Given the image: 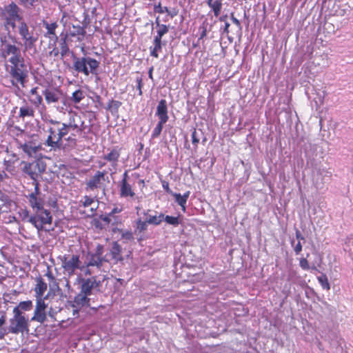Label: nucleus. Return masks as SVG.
I'll return each mask as SVG.
<instances>
[{
  "label": "nucleus",
  "mask_w": 353,
  "mask_h": 353,
  "mask_svg": "<svg viewBox=\"0 0 353 353\" xmlns=\"http://www.w3.org/2000/svg\"><path fill=\"white\" fill-rule=\"evenodd\" d=\"M81 261L79 255L73 254L70 257L65 256L61 260V267L68 276H72L80 268Z\"/></svg>",
  "instance_id": "10"
},
{
  "label": "nucleus",
  "mask_w": 353,
  "mask_h": 353,
  "mask_svg": "<svg viewBox=\"0 0 353 353\" xmlns=\"http://www.w3.org/2000/svg\"><path fill=\"white\" fill-rule=\"evenodd\" d=\"M89 279H90L92 285H93V289L99 288L101 286V283L100 281L97 280V276H92L89 278Z\"/></svg>",
  "instance_id": "50"
},
{
  "label": "nucleus",
  "mask_w": 353,
  "mask_h": 353,
  "mask_svg": "<svg viewBox=\"0 0 353 353\" xmlns=\"http://www.w3.org/2000/svg\"><path fill=\"white\" fill-rule=\"evenodd\" d=\"M72 314L74 317H77L79 314V310L77 307H74Z\"/></svg>",
  "instance_id": "64"
},
{
  "label": "nucleus",
  "mask_w": 353,
  "mask_h": 353,
  "mask_svg": "<svg viewBox=\"0 0 353 353\" xmlns=\"http://www.w3.org/2000/svg\"><path fill=\"white\" fill-rule=\"evenodd\" d=\"M121 105V103L119 101L111 100L108 102L106 109L111 112H115L118 110V108Z\"/></svg>",
  "instance_id": "41"
},
{
  "label": "nucleus",
  "mask_w": 353,
  "mask_h": 353,
  "mask_svg": "<svg viewBox=\"0 0 353 353\" xmlns=\"http://www.w3.org/2000/svg\"><path fill=\"white\" fill-rule=\"evenodd\" d=\"M28 98L31 105L35 108H39L43 105V97L39 92L38 87H34L30 90Z\"/></svg>",
  "instance_id": "22"
},
{
  "label": "nucleus",
  "mask_w": 353,
  "mask_h": 353,
  "mask_svg": "<svg viewBox=\"0 0 353 353\" xmlns=\"http://www.w3.org/2000/svg\"><path fill=\"white\" fill-rule=\"evenodd\" d=\"M41 23L46 30L43 34L44 37L50 40H54L55 41H57L58 36L56 32V30L59 27L57 21H50L43 19Z\"/></svg>",
  "instance_id": "19"
},
{
  "label": "nucleus",
  "mask_w": 353,
  "mask_h": 353,
  "mask_svg": "<svg viewBox=\"0 0 353 353\" xmlns=\"http://www.w3.org/2000/svg\"><path fill=\"white\" fill-rule=\"evenodd\" d=\"M294 250L296 254H300L302 251V244L301 241H298L297 244L294 247Z\"/></svg>",
  "instance_id": "58"
},
{
  "label": "nucleus",
  "mask_w": 353,
  "mask_h": 353,
  "mask_svg": "<svg viewBox=\"0 0 353 353\" xmlns=\"http://www.w3.org/2000/svg\"><path fill=\"white\" fill-rule=\"evenodd\" d=\"M103 254V245L97 244L94 252L88 253V266H96L101 268L103 263L106 262L105 255Z\"/></svg>",
  "instance_id": "13"
},
{
  "label": "nucleus",
  "mask_w": 353,
  "mask_h": 353,
  "mask_svg": "<svg viewBox=\"0 0 353 353\" xmlns=\"http://www.w3.org/2000/svg\"><path fill=\"white\" fill-rule=\"evenodd\" d=\"M19 12L20 8L14 2H11L6 6L2 10V17L4 18L6 24L14 28L16 27V21L22 20V17L20 15Z\"/></svg>",
  "instance_id": "8"
},
{
  "label": "nucleus",
  "mask_w": 353,
  "mask_h": 353,
  "mask_svg": "<svg viewBox=\"0 0 353 353\" xmlns=\"http://www.w3.org/2000/svg\"><path fill=\"white\" fill-rule=\"evenodd\" d=\"M19 21L18 32L24 42L26 50L34 48L37 38L30 34L29 28L25 21L22 20Z\"/></svg>",
  "instance_id": "11"
},
{
  "label": "nucleus",
  "mask_w": 353,
  "mask_h": 353,
  "mask_svg": "<svg viewBox=\"0 0 353 353\" xmlns=\"http://www.w3.org/2000/svg\"><path fill=\"white\" fill-rule=\"evenodd\" d=\"M227 18H228V15L227 14L222 15V16L219 17V21H221V22L225 23V21H227Z\"/></svg>",
  "instance_id": "63"
},
{
  "label": "nucleus",
  "mask_w": 353,
  "mask_h": 353,
  "mask_svg": "<svg viewBox=\"0 0 353 353\" xmlns=\"http://www.w3.org/2000/svg\"><path fill=\"white\" fill-rule=\"evenodd\" d=\"M177 14H178V12H177V10L175 8H172V9H169L168 8V11L167 12V14H168V16H170V17L171 19H172L173 17L176 16Z\"/></svg>",
  "instance_id": "59"
},
{
  "label": "nucleus",
  "mask_w": 353,
  "mask_h": 353,
  "mask_svg": "<svg viewBox=\"0 0 353 353\" xmlns=\"http://www.w3.org/2000/svg\"><path fill=\"white\" fill-rule=\"evenodd\" d=\"M172 196L174 197L176 203H177V204L181 207L182 210L183 212H185V205H186L187 201L179 193L174 192L172 194Z\"/></svg>",
  "instance_id": "40"
},
{
  "label": "nucleus",
  "mask_w": 353,
  "mask_h": 353,
  "mask_svg": "<svg viewBox=\"0 0 353 353\" xmlns=\"http://www.w3.org/2000/svg\"><path fill=\"white\" fill-rule=\"evenodd\" d=\"M0 56L8 64L20 62L21 60L24 59L20 48L8 42L6 37H1Z\"/></svg>",
  "instance_id": "4"
},
{
  "label": "nucleus",
  "mask_w": 353,
  "mask_h": 353,
  "mask_svg": "<svg viewBox=\"0 0 353 353\" xmlns=\"http://www.w3.org/2000/svg\"><path fill=\"white\" fill-rule=\"evenodd\" d=\"M165 123V122H161V121H159L157 125H156V127L154 128L153 131H152V137L153 138H156V137H158L161 131H162V129H163V125Z\"/></svg>",
  "instance_id": "44"
},
{
  "label": "nucleus",
  "mask_w": 353,
  "mask_h": 353,
  "mask_svg": "<svg viewBox=\"0 0 353 353\" xmlns=\"http://www.w3.org/2000/svg\"><path fill=\"white\" fill-rule=\"evenodd\" d=\"M59 54H60L59 50L58 49V48L54 46L52 48V50L49 52L48 55L50 57L56 58L59 56Z\"/></svg>",
  "instance_id": "52"
},
{
  "label": "nucleus",
  "mask_w": 353,
  "mask_h": 353,
  "mask_svg": "<svg viewBox=\"0 0 353 353\" xmlns=\"http://www.w3.org/2000/svg\"><path fill=\"white\" fill-rule=\"evenodd\" d=\"M132 236V234L130 232H127L126 233L122 234L123 238H126L128 239H130Z\"/></svg>",
  "instance_id": "62"
},
{
  "label": "nucleus",
  "mask_w": 353,
  "mask_h": 353,
  "mask_svg": "<svg viewBox=\"0 0 353 353\" xmlns=\"http://www.w3.org/2000/svg\"><path fill=\"white\" fill-rule=\"evenodd\" d=\"M37 1V0H19V3L26 8L32 9Z\"/></svg>",
  "instance_id": "46"
},
{
  "label": "nucleus",
  "mask_w": 353,
  "mask_h": 353,
  "mask_svg": "<svg viewBox=\"0 0 353 353\" xmlns=\"http://www.w3.org/2000/svg\"><path fill=\"white\" fill-rule=\"evenodd\" d=\"M21 164L23 165V172L32 179V185H35L36 183H39L38 178L45 172L46 166L39 161L30 163L22 161Z\"/></svg>",
  "instance_id": "7"
},
{
  "label": "nucleus",
  "mask_w": 353,
  "mask_h": 353,
  "mask_svg": "<svg viewBox=\"0 0 353 353\" xmlns=\"http://www.w3.org/2000/svg\"><path fill=\"white\" fill-rule=\"evenodd\" d=\"M162 49L161 46V40L159 39L154 38L153 41V47H150V55L152 57L158 58L159 54L158 52L161 51Z\"/></svg>",
  "instance_id": "32"
},
{
  "label": "nucleus",
  "mask_w": 353,
  "mask_h": 353,
  "mask_svg": "<svg viewBox=\"0 0 353 353\" xmlns=\"http://www.w3.org/2000/svg\"><path fill=\"white\" fill-rule=\"evenodd\" d=\"M318 281L323 289H325L327 290H330V286L326 275L323 274L322 276H319Z\"/></svg>",
  "instance_id": "45"
},
{
  "label": "nucleus",
  "mask_w": 353,
  "mask_h": 353,
  "mask_svg": "<svg viewBox=\"0 0 353 353\" xmlns=\"http://www.w3.org/2000/svg\"><path fill=\"white\" fill-rule=\"evenodd\" d=\"M28 137L30 138V140L22 143L17 139V143L19 148L21 149L29 157H31L32 154H36L41 147L40 143L34 139V135H29Z\"/></svg>",
  "instance_id": "15"
},
{
  "label": "nucleus",
  "mask_w": 353,
  "mask_h": 353,
  "mask_svg": "<svg viewBox=\"0 0 353 353\" xmlns=\"http://www.w3.org/2000/svg\"><path fill=\"white\" fill-rule=\"evenodd\" d=\"M155 24L157 28V35L154 37V38L161 40L162 37L168 32L169 27L167 25L161 23L159 17L156 18Z\"/></svg>",
  "instance_id": "28"
},
{
  "label": "nucleus",
  "mask_w": 353,
  "mask_h": 353,
  "mask_svg": "<svg viewBox=\"0 0 353 353\" xmlns=\"http://www.w3.org/2000/svg\"><path fill=\"white\" fill-rule=\"evenodd\" d=\"M6 313L4 311H0V339H3L7 334V330L3 327L6 322Z\"/></svg>",
  "instance_id": "34"
},
{
  "label": "nucleus",
  "mask_w": 353,
  "mask_h": 353,
  "mask_svg": "<svg viewBox=\"0 0 353 353\" xmlns=\"http://www.w3.org/2000/svg\"><path fill=\"white\" fill-rule=\"evenodd\" d=\"M108 177L106 176L105 171H97L94 175L85 183V190L87 192H94L99 189H104L105 182Z\"/></svg>",
  "instance_id": "9"
},
{
  "label": "nucleus",
  "mask_w": 353,
  "mask_h": 353,
  "mask_svg": "<svg viewBox=\"0 0 353 353\" xmlns=\"http://www.w3.org/2000/svg\"><path fill=\"white\" fill-rule=\"evenodd\" d=\"M163 220L170 225L177 226L179 224V218L177 216H172L169 215H164Z\"/></svg>",
  "instance_id": "42"
},
{
  "label": "nucleus",
  "mask_w": 353,
  "mask_h": 353,
  "mask_svg": "<svg viewBox=\"0 0 353 353\" xmlns=\"http://www.w3.org/2000/svg\"><path fill=\"white\" fill-rule=\"evenodd\" d=\"M208 6L211 8L214 17H218L220 16L223 6L222 0H214Z\"/></svg>",
  "instance_id": "33"
},
{
  "label": "nucleus",
  "mask_w": 353,
  "mask_h": 353,
  "mask_svg": "<svg viewBox=\"0 0 353 353\" xmlns=\"http://www.w3.org/2000/svg\"><path fill=\"white\" fill-rule=\"evenodd\" d=\"M47 123L50 125L48 130L49 135L46 140L45 145L54 150L61 148L63 139L69 145L76 146L77 135L81 134L86 128L81 115L75 112L70 113L68 123L52 119H48Z\"/></svg>",
  "instance_id": "1"
},
{
  "label": "nucleus",
  "mask_w": 353,
  "mask_h": 353,
  "mask_svg": "<svg viewBox=\"0 0 353 353\" xmlns=\"http://www.w3.org/2000/svg\"><path fill=\"white\" fill-rule=\"evenodd\" d=\"M45 276L48 278V279L50 281H54L55 280V278H54L52 271L50 270V268H48V270H47L46 273L45 274Z\"/></svg>",
  "instance_id": "57"
},
{
  "label": "nucleus",
  "mask_w": 353,
  "mask_h": 353,
  "mask_svg": "<svg viewBox=\"0 0 353 353\" xmlns=\"http://www.w3.org/2000/svg\"><path fill=\"white\" fill-rule=\"evenodd\" d=\"M131 177L128 174V170H126L123 174V178L119 183L120 196L121 197H127L132 196V190L130 185Z\"/></svg>",
  "instance_id": "18"
},
{
  "label": "nucleus",
  "mask_w": 353,
  "mask_h": 353,
  "mask_svg": "<svg viewBox=\"0 0 353 353\" xmlns=\"http://www.w3.org/2000/svg\"><path fill=\"white\" fill-rule=\"evenodd\" d=\"M6 68L13 86H25L28 77V69L25 59L21 60L20 62L8 64Z\"/></svg>",
  "instance_id": "2"
},
{
  "label": "nucleus",
  "mask_w": 353,
  "mask_h": 353,
  "mask_svg": "<svg viewBox=\"0 0 353 353\" xmlns=\"http://www.w3.org/2000/svg\"><path fill=\"white\" fill-rule=\"evenodd\" d=\"M30 320L26 313H17L12 310V316L9 319L8 333L23 334L29 331Z\"/></svg>",
  "instance_id": "5"
},
{
  "label": "nucleus",
  "mask_w": 353,
  "mask_h": 353,
  "mask_svg": "<svg viewBox=\"0 0 353 353\" xmlns=\"http://www.w3.org/2000/svg\"><path fill=\"white\" fill-rule=\"evenodd\" d=\"M84 97L85 95L83 91L79 89L72 93L71 101L74 103H79L83 99H84Z\"/></svg>",
  "instance_id": "39"
},
{
  "label": "nucleus",
  "mask_w": 353,
  "mask_h": 353,
  "mask_svg": "<svg viewBox=\"0 0 353 353\" xmlns=\"http://www.w3.org/2000/svg\"><path fill=\"white\" fill-rule=\"evenodd\" d=\"M47 307L44 299H36V307L34 315L30 321L43 323L46 320V309Z\"/></svg>",
  "instance_id": "17"
},
{
  "label": "nucleus",
  "mask_w": 353,
  "mask_h": 353,
  "mask_svg": "<svg viewBox=\"0 0 353 353\" xmlns=\"http://www.w3.org/2000/svg\"><path fill=\"white\" fill-rule=\"evenodd\" d=\"M300 267L304 270H309L310 266L309 265L308 261L306 259H301L299 262Z\"/></svg>",
  "instance_id": "49"
},
{
  "label": "nucleus",
  "mask_w": 353,
  "mask_h": 353,
  "mask_svg": "<svg viewBox=\"0 0 353 353\" xmlns=\"http://www.w3.org/2000/svg\"><path fill=\"white\" fill-rule=\"evenodd\" d=\"M161 183H162V187L165 190V191L166 192H168V194H173L174 192H173L171 189L169 187V183L166 181H161Z\"/></svg>",
  "instance_id": "54"
},
{
  "label": "nucleus",
  "mask_w": 353,
  "mask_h": 353,
  "mask_svg": "<svg viewBox=\"0 0 353 353\" xmlns=\"http://www.w3.org/2000/svg\"><path fill=\"white\" fill-rule=\"evenodd\" d=\"M148 224L149 223L147 222V219L145 221H139L137 222V229L140 231L145 230L147 229Z\"/></svg>",
  "instance_id": "51"
},
{
  "label": "nucleus",
  "mask_w": 353,
  "mask_h": 353,
  "mask_svg": "<svg viewBox=\"0 0 353 353\" xmlns=\"http://www.w3.org/2000/svg\"><path fill=\"white\" fill-rule=\"evenodd\" d=\"M121 148L119 146L112 147L108 149V152L102 157V159L107 162H109L111 168L110 171H116L118 167V162L121 155Z\"/></svg>",
  "instance_id": "16"
},
{
  "label": "nucleus",
  "mask_w": 353,
  "mask_h": 353,
  "mask_svg": "<svg viewBox=\"0 0 353 353\" xmlns=\"http://www.w3.org/2000/svg\"><path fill=\"white\" fill-rule=\"evenodd\" d=\"M123 210V208L121 206H115L112 211L110 212V215L112 216V218L116 220V216H114L115 214L119 213Z\"/></svg>",
  "instance_id": "55"
},
{
  "label": "nucleus",
  "mask_w": 353,
  "mask_h": 353,
  "mask_svg": "<svg viewBox=\"0 0 353 353\" xmlns=\"http://www.w3.org/2000/svg\"><path fill=\"white\" fill-rule=\"evenodd\" d=\"M90 23H91V19L90 18L89 14L86 12H84L83 19L81 23L85 28H87L89 26V25L90 24Z\"/></svg>",
  "instance_id": "48"
},
{
  "label": "nucleus",
  "mask_w": 353,
  "mask_h": 353,
  "mask_svg": "<svg viewBox=\"0 0 353 353\" xmlns=\"http://www.w3.org/2000/svg\"><path fill=\"white\" fill-rule=\"evenodd\" d=\"M34 188V191L29 194L26 197L30 207L33 211H35L37 210L43 208L45 201L40 196L41 191L39 188V183H36Z\"/></svg>",
  "instance_id": "14"
},
{
  "label": "nucleus",
  "mask_w": 353,
  "mask_h": 353,
  "mask_svg": "<svg viewBox=\"0 0 353 353\" xmlns=\"http://www.w3.org/2000/svg\"><path fill=\"white\" fill-rule=\"evenodd\" d=\"M296 238L299 241L305 239L301 233L300 232V231L298 230L296 231Z\"/></svg>",
  "instance_id": "61"
},
{
  "label": "nucleus",
  "mask_w": 353,
  "mask_h": 353,
  "mask_svg": "<svg viewBox=\"0 0 353 353\" xmlns=\"http://www.w3.org/2000/svg\"><path fill=\"white\" fill-rule=\"evenodd\" d=\"M199 30H200L201 33H200V37H199V39L201 40L207 36V28L205 26H204V24H203L200 27Z\"/></svg>",
  "instance_id": "53"
},
{
  "label": "nucleus",
  "mask_w": 353,
  "mask_h": 353,
  "mask_svg": "<svg viewBox=\"0 0 353 353\" xmlns=\"http://www.w3.org/2000/svg\"><path fill=\"white\" fill-rule=\"evenodd\" d=\"M34 214L29 218L28 221L34 225L37 230L42 231L47 225H51L52 222V216L49 210L41 208L33 211Z\"/></svg>",
  "instance_id": "6"
},
{
  "label": "nucleus",
  "mask_w": 353,
  "mask_h": 353,
  "mask_svg": "<svg viewBox=\"0 0 353 353\" xmlns=\"http://www.w3.org/2000/svg\"><path fill=\"white\" fill-rule=\"evenodd\" d=\"M88 296L80 292L77 294L73 300V307H81L85 305H88L90 303V299L88 297Z\"/></svg>",
  "instance_id": "26"
},
{
  "label": "nucleus",
  "mask_w": 353,
  "mask_h": 353,
  "mask_svg": "<svg viewBox=\"0 0 353 353\" xmlns=\"http://www.w3.org/2000/svg\"><path fill=\"white\" fill-rule=\"evenodd\" d=\"M47 104L58 103L64 97L63 92L59 86L46 88L42 92Z\"/></svg>",
  "instance_id": "12"
},
{
  "label": "nucleus",
  "mask_w": 353,
  "mask_h": 353,
  "mask_svg": "<svg viewBox=\"0 0 353 353\" xmlns=\"http://www.w3.org/2000/svg\"><path fill=\"white\" fill-rule=\"evenodd\" d=\"M72 29L73 30L70 32L68 35L71 37H77V40L79 41H81L86 34V28L82 24L81 26H73Z\"/></svg>",
  "instance_id": "27"
},
{
  "label": "nucleus",
  "mask_w": 353,
  "mask_h": 353,
  "mask_svg": "<svg viewBox=\"0 0 353 353\" xmlns=\"http://www.w3.org/2000/svg\"><path fill=\"white\" fill-rule=\"evenodd\" d=\"M112 216L109 213L108 214L101 216V219L106 223H110L112 221Z\"/></svg>",
  "instance_id": "60"
},
{
  "label": "nucleus",
  "mask_w": 353,
  "mask_h": 353,
  "mask_svg": "<svg viewBox=\"0 0 353 353\" xmlns=\"http://www.w3.org/2000/svg\"><path fill=\"white\" fill-rule=\"evenodd\" d=\"M168 11V8L166 6H161V3H159V4L155 5L154 7V12L155 13L163 14L165 12L167 13Z\"/></svg>",
  "instance_id": "47"
},
{
  "label": "nucleus",
  "mask_w": 353,
  "mask_h": 353,
  "mask_svg": "<svg viewBox=\"0 0 353 353\" xmlns=\"http://www.w3.org/2000/svg\"><path fill=\"white\" fill-rule=\"evenodd\" d=\"M163 218H164V214L161 213L159 216L150 215L146 219H147V222L149 224L158 225L162 222V221L163 220Z\"/></svg>",
  "instance_id": "37"
},
{
  "label": "nucleus",
  "mask_w": 353,
  "mask_h": 353,
  "mask_svg": "<svg viewBox=\"0 0 353 353\" xmlns=\"http://www.w3.org/2000/svg\"><path fill=\"white\" fill-rule=\"evenodd\" d=\"M68 37V34H66L65 37L63 38H61L59 41L60 54L61 58H63L65 56L68 55L70 52V48L67 43Z\"/></svg>",
  "instance_id": "30"
},
{
  "label": "nucleus",
  "mask_w": 353,
  "mask_h": 353,
  "mask_svg": "<svg viewBox=\"0 0 353 353\" xmlns=\"http://www.w3.org/2000/svg\"><path fill=\"white\" fill-rule=\"evenodd\" d=\"M10 134L13 137H29V134L18 126H10L8 129Z\"/></svg>",
  "instance_id": "35"
},
{
  "label": "nucleus",
  "mask_w": 353,
  "mask_h": 353,
  "mask_svg": "<svg viewBox=\"0 0 353 353\" xmlns=\"http://www.w3.org/2000/svg\"><path fill=\"white\" fill-rule=\"evenodd\" d=\"M230 23L228 21H225V23H224V25L221 26L219 31L222 36H226L229 41L232 43L234 40V37L230 35Z\"/></svg>",
  "instance_id": "36"
},
{
  "label": "nucleus",
  "mask_w": 353,
  "mask_h": 353,
  "mask_svg": "<svg viewBox=\"0 0 353 353\" xmlns=\"http://www.w3.org/2000/svg\"><path fill=\"white\" fill-rule=\"evenodd\" d=\"M106 262L110 263H117L122 260L121 254V248L117 242H114L109 253L105 254Z\"/></svg>",
  "instance_id": "20"
},
{
  "label": "nucleus",
  "mask_w": 353,
  "mask_h": 353,
  "mask_svg": "<svg viewBox=\"0 0 353 353\" xmlns=\"http://www.w3.org/2000/svg\"><path fill=\"white\" fill-rule=\"evenodd\" d=\"M192 142L196 147L199 142V139L196 137V132L195 130L192 132Z\"/></svg>",
  "instance_id": "56"
},
{
  "label": "nucleus",
  "mask_w": 353,
  "mask_h": 353,
  "mask_svg": "<svg viewBox=\"0 0 353 353\" xmlns=\"http://www.w3.org/2000/svg\"><path fill=\"white\" fill-rule=\"evenodd\" d=\"M24 105L19 108V117L24 119L26 117L33 118L35 114L34 106L28 105L24 100Z\"/></svg>",
  "instance_id": "25"
},
{
  "label": "nucleus",
  "mask_w": 353,
  "mask_h": 353,
  "mask_svg": "<svg viewBox=\"0 0 353 353\" xmlns=\"http://www.w3.org/2000/svg\"><path fill=\"white\" fill-rule=\"evenodd\" d=\"M93 289V285L90 281V279H83L82 283L81 285V292L90 296L92 294V290Z\"/></svg>",
  "instance_id": "31"
},
{
  "label": "nucleus",
  "mask_w": 353,
  "mask_h": 353,
  "mask_svg": "<svg viewBox=\"0 0 353 353\" xmlns=\"http://www.w3.org/2000/svg\"><path fill=\"white\" fill-rule=\"evenodd\" d=\"M230 19L237 28V30L235 33L236 35L241 38L242 35V26L241 24L240 21L234 17V12H232L230 14Z\"/></svg>",
  "instance_id": "38"
},
{
  "label": "nucleus",
  "mask_w": 353,
  "mask_h": 353,
  "mask_svg": "<svg viewBox=\"0 0 353 353\" xmlns=\"http://www.w3.org/2000/svg\"><path fill=\"white\" fill-rule=\"evenodd\" d=\"M73 68L78 72L88 76L90 74L97 75L100 62L90 57H72Z\"/></svg>",
  "instance_id": "3"
},
{
  "label": "nucleus",
  "mask_w": 353,
  "mask_h": 353,
  "mask_svg": "<svg viewBox=\"0 0 353 353\" xmlns=\"http://www.w3.org/2000/svg\"><path fill=\"white\" fill-rule=\"evenodd\" d=\"M33 307L32 301L30 300L21 301L17 306L13 308V311L17 313H25V312L30 311Z\"/></svg>",
  "instance_id": "29"
},
{
  "label": "nucleus",
  "mask_w": 353,
  "mask_h": 353,
  "mask_svg": "<svg viewBox=\"0 0 353 353\" xmlns=\"http://www.w3.org/2000/svg\"><path fill=\"white\" fill-rule=\"evenodd\" d=\"M156 115L161 122L163 121L166 123L168 121V106L165 99L159 101L157 107Z\"/></svg>",
  "instance_id": "23"
},
{
  "label": "nucleus",
  "mask_w": 353,
  "mask_h": 353,
  "mask_svg": "<svg viewBox=\"0 0 353 353\" xmlns=\"http://www.w3.org/2000/svg\"><path fill=\"white\" fill-rule=\"evenodd\" d=\"M19 161V158L17 154L12 153L8 156V159H4L3 165L5 170L10 174L14 175L17 173L16 164Z\"/></svg>",
  "instance_id": "21"
},
{
  "label": "nucleus",
  "mask_w": 353,
  "mask_h": 353,
  "mask_svg": "<svg viewBox=\"0 0 353 353\" xmlns=\"http://www.w3.org/2000/svg\"><path fill=\"white\" fill-rule=\"evenodd\" d=\"M94 203V199L89 196H84L82 199L80 201V203L83 206L84 208H88L92 205Z\"/></svg>",
  "instance_id": "43"
},
{
  "label": "nucleus",
  "mask_w": 353,
  "mask_h": 353,
  "mask_svg": "<svg viewBox=\"0 0 353 353\" xmlns=\"http://www.w3.org/2000/svg\"><path fill=\"white\" fill-rule=\"evenodd\" d=\"M37 283L34 288L36 299H44L43 294L47 290V284L41 277H39L36 280Z\"/></svg>",
  "instance_id": "24"
}]
</instances>
